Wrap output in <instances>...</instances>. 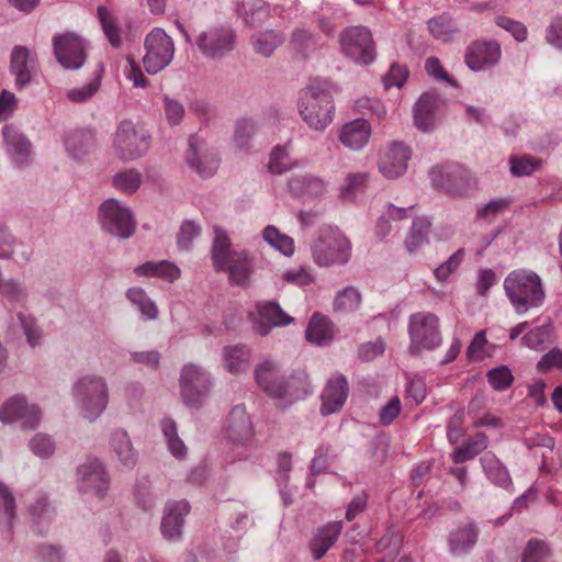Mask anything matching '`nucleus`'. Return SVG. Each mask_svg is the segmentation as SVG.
<instances>
[{"label": "nucleus", "instance_id": "nucleus-9", "mask_svg": "<svg viewBox=\"0 0 562 562\" xmlns=\"http://www.w3.org/2000/svg\"><path fill=\"white\" fill-rule=\"evenodd\" d=\"M339 44L342 54L356 64L368 66L376 57L371 31L366 26H349L341 31Z\"/></svg>", "mask_w": 562, "mask_h": 562}, {"label": "nucleus", "instance_id": "nucleus-37", "mask_svg": "<svg viewBox=\"0 0 562 562\" xmlns=\"http://www.w3.org/2000/svg\"><path fill=\"white\" fill-rule=\"evenodd\" d=\"M289 46L296 57L305 60L318 49L319 44L317 37L311 31L295 27L291 33Z\"/></svg>", "mask_w": 562, "mask_h": 562}, {"label": "nucleus", "instance_id": "nucleus-43", "mask_svg": "<svg viewBox=\"0 0 562 562\" xmlns=\"http://www.w3.org/2000/svg\"><path fill=\"white\" fill-rule=\"evenodd\" d=\"M249 357V348L244 345L228 346L223 350L224 367L233 374L240 373L247 369Z\"/></svg>", "mask_w": 562, "mask_h": 562}, {"label": "nucleus", "instance_id": "nucleus-34", "mask_svg": "<svg viewBox=\"0 0 562 562\" xmlns=\"http://www.w3.org/2000/svg\"><path fill=\"white\" fill-rule=\"evenodd\" d=\"M65 146L74 158H81L94 149L95 135L89 128H75L66 133Z\"/></svg>", "mask_w": 562, "mask_h": 562}, {"label": "nucleus", "instance_id": "nucleus-11", "mask_svg": "<svg viewBox=\"0 0 562 562\" xmlns=\"http://www.w3.org/2000/svg\"><path fill=\"white\" fill-rule=\"evenodd\" d=\"M102 229L121 239L130 238L136 227L133 213L115 199L105 200L99 207Z\"/></svg>", "mask_w": 562, "mask_h": 562}, {"label": "nucleus", "instance_id": "nucleus-48", "mask_svg": "<svg viewBox=\"0 0 562 562\" xmlns=\"http://www.w3.org/2000/svg\"><path fill=\"white\" fill-rule=\"evenodd\" d=\"M97 13L102 25V30L106 38L109 40L110 44L114 48H120L122 46V37L115 16L104 5H99Z\"/></svg>", "mask_w": 562, "mask_h": 562}, {"label": "nucleus", "instance_id": "nucleus-8", "mask_svg": "<svg viewBox=\"0 0 562 562\" xmlns=\"http://www.w3.org/2000/svg\"><path fill=\"white\" fill-rule=\"evenodd\" d=\"M179 383L183 404L192 409L201 408L211 392L210 373L202 367L188 363L181 370Z\"/></svg>", "mask_w": 562, "mask_h": 562}, {"label": "nucleus", "instance_id": "nucleus-31", "mask_svg": "<svg viewBox=\"0 0 562 562\" xmlns=\"http://www.w3.org/2000/svg\"><path fill=\"white\" fill-rule=\"evenodd\" d=\"M110 448L123 468L131 470L136 465L138 452L126 430L119 428L111 432Z\"/></svg>", "mask_w": 562, "mask_h": 562}, {"label": "nucleus", "instance_id": "nucleus-47", "mask_svg": "<svg viewBox=\"0 0 562 562\" xmlns=\"http://www.w3.org/2000/svg\"><path fill=\"white\" fill-rule=\"evenodd\" d=\"M161 429L170 453L178 459L183 458L187 454V447L178 436L176 422L171 417H165L161 420Z\"/></svg>", "mask_w": 562, "mask_h": 562}, {"label": "nucleus", "instance_id": "nucleus-52", "mask_svg": "<svg viewBox=\"0 0 562 562\" xmlns=\"http://www.w3.org/2000/svg\"><path fill=\"white\" fill-rule=\"evenodd\" d=\"M140 183V173L135 169L119 172L113 177V186L127 194L135 193Z\"/></svg>", "mask_w": 562, "mask_h": 562}, {"label": "nucleus", "instance_id": "nucleus-63", "mask_svg": "<svg viewBox=\"0 0 562 562\" xmlns=\"http://www.w3.org/2000/svg\"><path fill=\"white\" fill-rule=\"evenodd\" d=\"M35 557L42 562H64V552L61 547L40 543L34 549Z\"/></svg>", "mask_w": 562, "mask_h": 562}, {"label": "nucleus", "instance_id": "nucleus-51", "mask_svg": "<svg viewBox=\"0 0 562 562\" xmlns=\"http://www.w3.org/2000/svg\"><path fill=\"white\" fill-rule=\"evenodd\" d=\"M362 297L359 290L348 285L339 291L334 299V310L336 312L349 313L356 311L361 304Z\"/></svg>", "mask_w": 562, "mask_h": 562}, {"label": "nucleus", "instance_id": "nucleus-42", "mask_svg": "<svg viewBox=\"0 0 562 562\" xmlns=\"http://www.w3.org/2000/svg\"><path fill=\"white\" fill-rule=\"evenodd\" d=\"M430 226L431 223L427 217H416L413 221L404 243L408 252L413 254L429 243Z\"/></svg>", "mask_w": 562, "mask_h": 562}, {"label": "nucleus", "instance_id": "nucleus-44", "mask_svg": "<svg viewBox=\"0 0 562 562\" xmlns=\"http://www.w3.org/2000/svg\"><path fill=\"white\" fill-rule=\"evenodd\" d=\"M236 11L244 22L251 27L259 26L269 16V8L262 0L241 3L237 7Z\"/></svg>", "mask_w": 562, "mask_h": 562}, {"label": "nucleus", "instance_id": "nucleus-58", "mask_svg": "<svg viewBox=\"0 0 562 562\" xmlns=\"http://www.w3.org/2000/svg\"><path fill=\"white\" fill-rule=\"evenodd\" d=\"M465 257V250L459 248L443 263L434 270V276L439 282H445L451 273L457 271Z\"/></svg>", "mask_w": 562, "mask_h": 562}, {"label": "nucleus", "instance_id": "nucleus-38", "mask_svg": "<svg viewBox=\"0 0 562 562\" xmlns=\"http://www.w3.org/2000/svg\"><path fill=\"white\" fill-rule=\"evenodd\" d=\"M284 34L278 30H266L258 32L250 37L256 54L270 57L274 50L284 43Z\"/></svg>", "mask_w": 562, "mask_h": 562}, {"label": "nucleus", "instance_id": "nucleus-45", "mask_svg": "<svg viewBox=\"0 0 562 562\" xmlns=\"http://www.w3.org/2000/svg\"><path fill=\"white\" fill-rule=\"evenodd\" d=\"M127 300L138 308L142 316L147 319H156L158 316V308L154 301H151L146 294L145 290L135 286L126 291Z\"/></svg>", "mask_w": 562, "mask_h": 562}, {"label": "nucleus", "instance_id": "nucleus-62", "mask_svg": "<svg viewBox=\"0 0 562 562\" xmlns=\"http://www.w3.org/2000/svg\"><path fill=\"white\" fill-rule=\"evenodd\" d=\"M495 24L510 33L517 42H525L527 40L528 30L520 21H516L505 15H497L495 18Z\"/></svg>", "mask_w": 562, "mask_h": 562}, {"label": "nucleus", "instance_id": "nucleus-33", "mask_svg": "<svg viewBox=\"0 0 562 562\" xmlns=\"http://www.w3.org/2000/svg\"><path fill=\"white\" fill-rule=\"evenodd\" d=\"M33 60L25 46H15L11 53L10 71L15 77V86L21 89L30 83Z\"/></svg>", "mask_w": 562, "mask_h": 562}, {"label": "nucleus", "instance_id": "nucleus-18", "mask_svg": "<svg viewBox=\"0 0 562 562\" xmlns=\"http://www.w3.org/2000/svg\"><path fill=\"white\" fill-rule=\"evenodd\" d=\"M41 409L37 405H29L22 395L9 398L0 406V422L11 424L20 420L23 428L34 429L41 422Z\"/></svg>", "mask_w": 562, "mask_h": 562}, {"label": "nucleus", "instance_id": "nucleus-64", "mask_svg": "<svg viewBox=\"0 0 562 562\" xmlns=\"http://www.w3.org/2000/svg\"><path fill=\"white\" fill-rule=\"evenodd\" d=\"M546 42L558 50L562 52V16L551 19L546 29Z\"/></svg>", "mask_w": 562, "mask_h": 562}, {"label": "nucleus", "instance_id": "nucleus-5", "mask_svg": "<svg viewBox=\"0 0 562 562\" xmlns=\"http://www.w3.org/2000/svg\"><path fill=\"white\" fill-rule=\"evenodd\" d=\"M237 37V31L233 25L218 23L200 32L194 44L204 58L222 60L235 50Z\"/></svg>", "mask_w": 562, "mask_h": 562}, {"label": "nucleus", "instance_id": "nucleus-56", "mask_svg": "<svg viewBox=\"0 0 562 562\" xmlns=\"http://www.w3.org/2000/svg\"><path fill=\"white\" fill-rule=\"evenodd\" d=\"M487 382L498 392L507 390L514 382V375L506 366H499L491 369L487 374Z\"/></svg>", "mask_w": 562, "mask_h": 562}, {"label": "nucleus", "instance_id": "nucleus-53", "mask_svg": "<svg viewBox=\"0 0 562 562\" xmlns=\"http://www.w3.org/2000/svg\"><path fill=\"white\" fill-rule=\"evenodd\" d=\"M101 75L98 74L90 82L80 88H72L67 91V99L72 103H83L90 100L100 89Z\"/></svg>", "mask_w": 562, "mask_h": 562}, {"label": "nucleus", "instance_id": "nucleus-57", "mask_svg": "<svg viewBox=\"0 0 562 562\" xmlns=\"http://www.w3.org/2000/svg\"><path fill=\"white\" fill-rule=\"evenodd\" d=\"M257 123L252 119L243 117L236 122L234 142L235 145L243 149L257 132Z\"/></svg>", "mask_w": 562, "mask_h": 562}, {"label": "nucleus", "instance_id": "nucleus-41", "mask_svg": "<svg viewBox=\"0 0 562 562\" xmlns=\"http://www.w3.org/2000/svg\"><path fill=\"white\" fill-rule=\"evenodd\" d=\"M488 439L483 432H476L472 438H469L462 446L457 447L452 452V460L454 463H463L474 459L477 454L487 448Z\"/></svg>", "mask_w": 562, "mask_h": 562}, {"label": "nucleus", "instance_id": "nucleus-59", "mask_svg": "<svg viewBox=\"0 0 562 562\" xmlns=\"http://www.w3.org/2000/svg\"><path fill=\"white\" fill-rule=\"evenodd\" d=\"M551 557L548 544L540 540H529L524 553L521 562H546Z\"/></svg>", "mask_w": 562, "mask_h": 562}, {"label": "nucleus", "instance_id": "nucleus-24", "mask_svg": "<svg viewBox=\"0 0 562 562\" xmlns=\"http://www.w3.org/2000/svg\"><path fill=\"white\" fill-rule=\"evenodd\" d=\"M411 155L408 146L401 142H393L380 158L379 169L389 179L398 178L406 171Z\"/></svg>", "mask_w": 562, "mask_h": 562}, {"label": "nucleus", "instance_id": "nucleus-49", "mask_svg": "<svg viewBox=\"0 0 562 562\" xmlns=\"http://www.w3.org/2000/svg\"><path fill=\"white\" fill-rule=\"evenodd\" d=\"M15 497L12 491L2 482H0V527L8 529L12 527L16 516Z\"/></svg>", "mask_w": 562, "mask_h": 562}, {"label": "nucleus", "instance_id": "nucleus-20", "mask_svg": "<svg viewBox=\"0 0 562 562\" xmlns=\"http://www.w3.org/2000/svg\"><path fill=\"white\" fill-rule=\"evenodd\" d=\"M258 318L254 322V330L260 336H267L273 327L286 326L294 322L281 306L273 301H261L256 304Z\"/></svg>", "mask_w": 562, "mask_h": 562}, {"label": "nucleus", "instance_id": "nucleus-30", "mask_svg": "<svg viewBox=\"0 0 562 562\" xmlns=\"http://www.w3.org/2000/svg\"><path fill=\"white\" fill-rule=\"evenodd\" d=\"M479 533L480 530L473 521L457 527L448 536L449 551L453 555L469 553L475 547Z\"/></svg>", "mask_w": 562, "mask_h": 562}, {"label": "nucleus", "instance_id": "nucleus-36", "mask_svg": "<svg viewBox=\"0 0 562 562\" xmlns=\"http://www.w3.org/2000/svg\"><path fill=\"white\" fill-rule=\"evenodd\" d=\"M306 339L318 346H326L333 340V323L330 319L315 312L305 330Z\"/></svg>", "mask_w": 562, "mask_h": 562}, {"label": "nucleus", "instance_id": "nucleus-50", "mask_svg": "<svg viewBox=\"0 0 562 562\" xmlns=\"http://www.w3.org/2000/svg\"><path fill=\"white\" fill-rule=\"evenodd\" d=\"M262 237L265 241L284 256L290 257L294 254L293 239L290 236L282 234L276 226H267L262 232Z\"/></svg>", "mask_w": 562, "mask_h": 562}, {"label": "nucleus", "instance_id": "nucleus-32", "mask_svg": "<svg viewBox=\"0 0 562 562\" xmlns=\"http://www.w3.org/2000/svg\"><path fill=\"white\" fill-rule=\"evenodd\" d=\"M370 135V123L364 119H356L341 127L339 140L345 147L359 150L369 142Z\"/></svg>", "mask_w": 562, "mask_h": 562}, {"label": "nucleus", "instance_id": "nucleus-25", "mask_svg": "<svg viewBox=\"0 0 562 562\" xmlns=\"http://www.w3.org/2000/svg\"><path fill=\"white\" fill-rule=\"evenodd\" d=\"M282 375L279 362L269 357L261 359L254 369L256 384L271 400Z\"/></svg>", "mask_w": 562, "mask_h": 562}, {"label": "nucleus", "instance_id": "nucleus-7", "mask_svg": "<svg viewBox=\"0 0 562 562\" xmlns=\"http://www.w3.org/2000/svg\"><path fill=\"white\" fill-rule=\"evenodd\" d=\"M409 352L417 355L422 349L434 350L441 345L439 318L430 312H417L408 319Z\"/></svg>", "mask_w": 562, "mask_h": 562}, {"label": "nucleus", "instance_id": "nucleus-12", "mask_svg": "<svg viewBox=\"0 0 562 562\" xmlns=\"http://www.w3.org/2000/svg\"><path fill=\"white\" fill-rule=\"evenodd\" d=\"M114 147L121 159L134 160L147 153L149 136L131 120H123L115 133Z\"/></svg>", "mask_w": 562, "mask_h": 562}, {"label": "nucleus", "instance_id": "nucleus-21", "mask_svg": "<svg viewBox=\"0 0 562 562\" xmlns=\"http://www.w3.org/2000/svg\"><path fill=\"white\" fill-rule=\"evenodd\" d=\"M349 393L347 378L341 373H336L326 383L322 394V405L319 412L323 416L339 412Z\"/></svg>", "mask_w": 562, "mask_h": 562}, {"label": "nucleus", "instance_id": "nucleus-14", "mask_svg": "<svg viewBox=\"0 0 562 562\" xmlns=\"http://www.w3.org/2000/svg\"><path fill=\"white\" fill-rule=\"evenodd\" d=\"M429 177L434 187L449 195H463L472 187L470 171L458 164L435 166L430 169Z\"/></svg>", "mask_w": 562, "mask_h": 562}, {"label": "nucleus", "instance_id": "nucleus-46", "mask_svg": "<svg viewBox=\"0 0 562 562\" xmlns=\"http://www.w3.org/2000/svg\"><path fill=\"white\" fill-rule=\"evenodd\" d=\"M427 24L431 35L443 43L449 42L458 32L456 23L447 13L430 19Z\"/></svg>", "mask_w": 562, "mask_h": 562}, {"label": "nucleus", "instance_id": "nucleus-55", "mask_svg": "<svg viewBox=\"0 0 562 562\" xmlns=\"http://www.w3.org/2000/svg\"><path fill=\"white\" fill-rule=\"evenodd\" d=\"M368 176L363 172L348 173L340 187L342 200H351L357 192H361L367 184Z\"/></svg>", "mask_w": 562, "mask_h": 562}, {"label": "nucleus", "instance_id": "nucleus-19", "mask_svg": "<svg viewBox=\"0 0 562 562\" xmlns=\"http://www.w3.org/2000/svg\"><path fill=\"white\" fill-rule=\"evenodd\" d=\"M501 55L498 42L477 40L468 46L464 61L472 71H482L494 67L499 61Z\"/></svg>", "mask_w": 562, "mask_h": 562}, {"label": "nucleus", "instance_id": "nucleus-10", "mask_svg": "<svg viewBox=\"0 0 562 562\" xmlns=\"http://www.w3.org/2000/svg\"><path fill=\"white\" fill-rule=\"evenodd\" d=\"M146 53L143 65L147 74L156 75L165 69L172 60L175 46L172 38L160 27L153 29L145 37Z\"/></svg>", "mask_w": 562, "mask_h": 562}, {"label": "nucleus", "instance_id": "nucleus-17", "mask_svg": "<svg viewBox=\"0 0 562 562\" xmlns=\"http://www.w3.org/2000/svg\"><path fill=\"white\" fill-rule=\"evenodd\" d=\"M77 477L78 488L81 493H92L99 499L104 498L110 485V475L99 459H89L79 465Z\"/></svg>", "mask_w": 562, "mask_h": 562}, {"label": "nucleus", "instance_id": "nucleus-35", "mask_svg": "<svg viewBox=\"0 0 562 562\" xmlns=\"http://www.w3.org/2000/svg\"><path fill=\"white\" fill-rule=\"evenodd\" d=\"M290 192L302 199H317L326 190L325 182L315 176L302 175L295 176L289 180Z\"/></svg>", "mask_w": 562, "mask_h": 562}, {"label": "nucleus", "instance_id": "nucleus-16", "mask_svg": "<svg viewBox=\"0 0 562 562\" xmlns=\"http://www.w3.org/2000/svg\"><path fill=\"white\" fill-rule=\"evenodd\" d=\"M186 160L189 167L202 178H211L220 166V157L214 148L198 135L188 139Z\"/></svg>", "mask_w": 562, "mask_h": 562}, {"label": "nucleus", "instance_id": "nucleus-1", "mask_svg": "<svg viewBox=\"0 0 562 562\" xmlns=\"http://www.w3.org/2000/svg\"><path fill=\"white\" fill-rule=\"evenodd\" d=\"M335 85L327 79L314 78L300 91L297 110L301 119L314 131L324 132L333 122Z\"/></svg>", "mask_w": 562, "mask_h": 562}, {"label": "nucleus", "instance_id": "nucleus-13", "mask_svg": "<svg viewBox=\"0 0 562 562\" xmlns=\"http://www.w3.org/2000/svg\"><path fill=\"white\" fill-rule=\"evenodd\" d=\"M53 52L58 64L67 70L80 69L87 59L86 41L72 32L55 34Z\"/></svg>", "mask_w": 562, "mask_h": 562}, {"label": "nucleus", "instance_id": "nucleus-61", "mask_svg": "<svg viewBox=\"0 0 562 562\" xmlns=\"http://www.w3.org/2000/svg\"><path fill=\"white\" fill-rule=\"evenodd\" d=\"M201 234V227L191 220L182 222L180 229L177 234V245L182 250H189L195 237Z\"/></svg>", "mask_w": 562, "mask_h": 562}, {"label": "nucleus", "instance_id": "nucleus-27", "mask_svg": "<svg viewBox=\"0 0 562 562\" xmlns=\"http://www.w3.org/2000/svg\"><path fill=\"white\" fill-rule=\"evenodd\" d=\"M7 154L13 164L21 168L27 164L32 144L29 138L14 126L5 125L2 128Z\"/></svg>", "mask_w": 562, "mask_h": 562}, {"label": "nucleus", "instance_id": "nucleus-4", "mask_svg": "<svg viewBox=\"0 0 562 562\" xmlns=\"http://www.w3.org/2000/svg\"><path fill=\"white\" fill-rule=\"evenodd\" d=\"M71 393L81 415L90 422H94L108 406L109 390L103 376L87 374L79 378Z\"/></svg>", "mask_w": 562, "mask_h": 562}, {"label": "nucleus", "instance_id": "nucleus-40", "mask_svg": "<svg viewBox=\"0 0 562 562\" xmlns=\"http://www.w3.org/2000/svg\"><path fill=\"white\" fill-rule=\"evenodd\" d=\"M481 464L487 479L495 485L507 488L512 485V479L506 467L492 452H486L481 459Z\"/></svg>", "mask_w": 562, "mask_h": 562}, {"label": "nucleus", "instance_id": "nucleus-23", "mask_svg": "<svg viewBox=\"0 0 562 562\" xmlns=\"http://www.w3.org/2000/svg\"><path fill=\"white\" fill-rule=\"evenodd\" d=\"M446 105L435 92L423 93L414 105V123L419 131L429 132L435 127L436 115Z\"/></svg>", "mask_w": 562, "mask_h": 562}, {"label": "nucleus", "instance_id": "nucleus-3", "mask_svg": "<svg viewBox=\"0 0 562 562\" xmlns=\"http://www.w3.org/2000/svg\"><path fill=\"white\" fill-rule=\"evenodd\" d=\"M506 294L518 313L539 306L544 299V291L539 276L531 271L517 270L504 280Z\"/></svg>", "mask_w": 562, "mask_h": 562}, {"label": "nucleus", "instance_id": "nucleus-29", "mask_svg": "<svg viewBox=\"0 0 562 562\" xmlns=\"http://www.w3.org/2000/svg\"><path fill=\"white\" fill-rule=\"evenodd\" d=\"M32 530L37 536H44L56 516V508L44 493L36 496L29 506Z\"/></svg>", "mask_w": 562, "mask_h": 562}, {"label": "nucleus", "instance_id": "nucleus-22", "mask_svg": "<svg viewBox=\"0 0 562 562\" xmlns=\"http://www.w3.org/2000/svg\"><path fill=\"white\" fill-rule=\"evenodd\" d=\"M191 506L186 499L170 502L166 505L161 518L160 531L168 541H176L181 538L186 516Z\"/></svg>", "mask_w": 562, "mask_h": 562}, {"label": "nucleus", "instance_id": "nucleus-39", "mask_svg": "<svg viewBox=\"0 0 562 562\" xmlns=\"http://www.w3.org/2000/svg\"><path fill=\"white\" fill-rule=\"evenodd\" d=\"M134 273L138 277L164 278L167 281L172 282L180 277V269L173 262L168 260L147 261L135 267Z\"/></svg>", "mask_w": 562, "mask_h": 562}, {"label": "nucleus", "instance_id": "nucleus-2", "mask_svg": "<svg viewBox=\"0 0 562 562\" xmlns=\"http://www.w3.org/2000/svg\"><path fill=\"white\" fill-rule=\"evenodd\" d=\"M215 270L227 271L228 281L233 285L247 288L255 272V259L246 250H235L226 231L214 227V239L211 249Z\"/></svg>", "mask_w": 562, "mask_h": 562}, {"label": "nucleus", "instance_id": "nucleus-26", "mask_svg": "<svg viewBox=\"0 0 562 562\" xmlns=\"http://www.w3.org/2000/svg\"><path fill=\"white\" fill-rule=\"evenodd\" d=\"M342 521H329L316 529L308 542V549L314 560H321L336 543L341 531Z\"/></svg>", "mask_w": 562, "mask_h": 562}, {"label": "nucleus", "instance_id": "nucleus-15", "mask_svg": "<svg viewBox=\"0 0 562 562\" xmlns=\"http://www.w3.org/2000/svg\"><path fill=\"white\" fill-rule=\"evenodd\" d=\"M312 394L311 382L305 370H294L282 375L272 397L279 408L285 409L292 404Z\"/></svg>", "mask_w": 562, "mask_h": 562}, {"label": "nucleus", "instance_id": "nucleus-28", "mask_svg": "<svg viewBox=\"0 0 562 562\" xmlns=\"http://www.w3.org/2000/svg\"><path fill=\"white\" fill-rule=\"evenodd\" d=\"M226 432L231 441L240 445L252 437V424L244 406L232 408L226 420Z\"/></svg>", "mask_w": 562, "mask_h": 562}, {"label": "nucleus", "instance_id": "nucleus-54", "mask_svg": "<svg viewBox=\"0 0 562 562\" xmlns=\"http://www.w3.org/2000/svg\"><path fill=\"white\" fill-rule=\"evenodd\" d=\"M291 169L290 155L285 146L277 145L270 153L268 170L272 175H281Z\"/></svg>", "mask_w": 562, "mask_h": 562}, {"label": "nucleus", "instance_id": "nucleus-6", "mask_svg": "<svg viewBox=\"0 0 562 562\" xmlns=\"http://www.w3.org/2000/svg\"><path fill=\"white\" fill-rule=\"evenodd\" d=\"M312 256L321 267L342 266L351 257V243L338 229H325L311 246Z\"/></svg>", "mask_w": 562, "mask_h": 562}, {"label": "nucleus", "instance_id": "nucleus-60", "mask_svg": "<svg viewBox=\"0 0 562 562\" xmlns=\"http://www.w3.org/2000/svg\"><path fill=\"white\" fill-rule=\"evenodd\" d=\"M510 171L516 177L530 176L532 172L538 170L541 165V160L532 156L525 155L521 157L510 158Z\"/></svg>", "mask_w": 562, "mask_h": 562}]
</instances>
